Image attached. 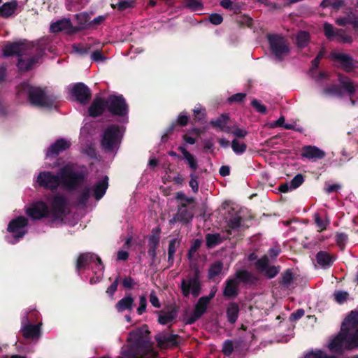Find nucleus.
I'll use <instances>...</instances> for the list:
<instances>
[{"label":"nucleus","mask_w":358,"mask_h":358,"mask_svg":"<svg viewBox=\"0 0 358 358\" xmlns=\"http://www.w3.org/2000/svg\"><path fill=\"white\" fill-rule=\"evenodd\" d=\"M189 177V185L194 193H197L199 191L198 175L196 173L192 172Z\"/></svg>","instance_id":"obj_60"},{"label":"nucleus","mask_w":358,"mask_h":358,"mask_svg":"<svg viewBox=\"0 0 358 358\" xmlns=\"http://www.w3.org/2000/svg\"><path fill=\"white\" fill-rule=\"evenodd\" d=\"M251 106L255 110L261 114H265L267 111L266 106L262 104L259 101L254 99L251 101Z\"/></svg>","instance_id":"obj_62"},{"label":"nucleus","mask_w":358,"mask_h":358,"mask_svg":"<svg viewBox=\"0 0 358 358\" xmlns=\"http://www.w3.org/2000/svg\"><path fill=\"white\" fill-rule=\"evenodd\" d=\"M28 225V220L24 216H19L12 220L8 225L7 230L13 234L14 238L19 240L22 238L27 232L25 227Z\"/></svg>","instance_id":"obj_16"},{"label":"nucleus","mask_w":358,"mask_h":358,"mask_svg":"<svg viewBox=\"0 0 358 358\" xmlns=\"http://www.w3.org/2000/svg\"><path fill=\"white\" fill-rule=\"evenodd\" d=\"M350 335L358 329V310H351L342 322L341 327Z\"/></svg>","instance_id":"obj_24"},{"label":"nucleus","mask_w":358,"mask_h":358,"mask_svg":"<svg viewBox=\"0 0 358 358\" xmlns=\"http://www.w3.org/2000/svg\"><path fill=\"white\" fill-rule=\"evenodd\" d=\"M107 57L103 54L101 50L96 49L91 50V61L101 63L107 60Z\"/></svg>","instance_id":"obj_50"},{"label":"nucleus","mask_w":358,"mask_h":358,"mask_svg":"<svg viewBox=\"0 0 358 358\" xmlns=\"http://www.w3.org/2000/svg\"><path fill=\"white\" fill-rule=\"evenodd\" d=\"M304 358H336L332 355H328L325 352L321 350L310 351L306 355Z\"/></svg>","instance_id":"obj_53"},{"label":"nucleus","mask_w":358,"mask_h":358,"mask_svg":"<svg viewBox=\"0 0 358 358\" xmlns=\"http://www.w3.org/2000/svg\"><path fill=\"white\" fill-rule=\"evenodd\" d=\"M304 181V178L302 174L299 173L296 175L290 182V187L296 189L301 186Z\"/></svg>","instance_id":"obj_64"},{"label":"nucleus","mask_w":358,"mask_h":358,"mask_svg":"<svg viewBox=\"0 0 358 358\" xmlns=\"http://www.w3.org/2000/svg\"><path fill=\"white\" fill-rule=\"evenodd\" d=\"M180 245V241H178L177 239L173 238L169 241V248H168V262L171 266L173 264L174 262V255L176 252L177 247Z\"/></svg>","instance_id":"obj_44"},{"label":"nucleus","mask_w":358,"mask_h":358,"mask_svg":"<svg viewBox=\"0 0 358 358\" xmlns=\"http://www.w3.org/2000/svg\"><path fill=\"white\" fill-rule=\"evenodd\" d=\"M80 31V28L74 27L69 18H62L52 22L50 26L51 33L64 32L68 35L74 34Z\"/></svg>","instance_id":"obj_15"},{"label":"nucleus","mask_w":358,"mask_h":358,"mask_svg":"<svg viewBox=\"0 0 358 358\" xmlns=\"http://www.w3.org/2000/svg\"><path fill=\"white\" fill-rule=\"evenodd\" d=\"M89 255L87 253H83L80 255L76 261V268L80 271L85 268L88 263Z\"/></svg>","instance_id":"obj_55"},{"label":"nucleus","mask_w":358,"mask_h":358,"mask_svg":"<svg viewBox=\"0 0 358 358\" xmlns=\"http://www.w3.org/2000/svg\"><path fill=\"white\" fill-rule=\"evenodd\" d=\"M94 179L97 180L92 186L91 185V196H93L96 201H99L103 197L108 188L109 178L101 173Z\"/></svg>","instance_id":"obj_13"},{"label":"nucleus","mask_w":358,"mask_h":358,"mask_svg":"<svg viewBox=\"0 0 358 358\" xmlns=\"http://www.w3.org/2000/svg\"><path fill=\"white\" fill-rule=\"evenodd\" d=\"M134 5V1L129 0V1H120L117 2V4L114 5L113 4L112 6L113 8H117L120 11H123L127 8L133 7Z\"/></svg>","instance_id":"obj_61"},{"label":"nucleus","mask_w":358,"mask_h":358,"mask_svg":"<svg viewBox=\"0 0 358 358\" xmlns=\"http://www.w3.org/2000/svg\"><path fill=\"white\" fill-rule=\"evenodd\" d=\"M150 334L148 326L144 324L129 332V339L136 345L141 344L144 338Z\"/></svg>","instance_id":"obj_31"},{"label":"nucleus","mask_w":358,"mask_h":358,"mask_svg":"<svg viewBox=\"0 0 358 358\" xmlns=\"http://www.w3.org/2000/svg\"><path fill=\"white\" fill-rule=\"evenodd\" d=\"M79 141L83 152L90 155V122H85L81 127Z\"/></svg>","instance_id":"obj_28"},{"label":"nucleus","mask_w":358,"mask_h":358,"mask_svg":"<svg viewBox=\"0 0 358 358\" xmlns=\"http://www.w3.org/2000/svg\"><path fill=\"white\" fill-rule=\"evenodd\" d=\"M344 4L343 0H322L320 6L322 8L331 7L334 10H339Z\"/></svg>","instance_id":"obj_48"},{"label":"nucleus","mask_w":358,"mask_h":358,"mask_svg":"<svg viewBox=\"0 0 358 358\" xmlns=\"http://www.w3.org/2000/svg\"><path fill=\"white\" fill-rule=\"evenodd\" d=\"M61 188L73 192L83 186L85 180L83 171H79L72 164H66L59 170Z\"/></svg>","instance_id":"obj_3"},{"label":"nucleus","mask_w":358,"mask_h":358,"mask_svg":"<svg viewBox=\"0 0 358 358\" xmlns=\"http://www.w3.org/2000/svg\"><path fill=\"white\" fill-rule=\"evenodd\" d=\"M34 64L35 63L32 61L31 57L26 61L25 59H22V57H20L18 58L17 66L20 71H28Z\"/></svg>","instance_id":"obj_49"},{"label":"nucleus","mask_w":358,"mask_h":358,"mask_svg":"<svg viewBox=\"0 0 358 358\" xmlns=\"http://www.w3.org/2000/svg\"><path fill=\"white\" fill-rule=\"evenodd\" d=\"M185 159L189 167L191 169L192 172L195 173L199 167L196 159L191 153L185 157Z\"/></svg>","instance_id":"obj_59"},{"label":"nucleus","mask_w":358,"mask_h":358,"mask_svg":"<svg viewBox=\"0 0 358 358\" xmlns=\"http://www.w3.org/2000/svg\"><path fill=\"white\" fill-rule=\"evenodd\" d=\"M75 17L78 24L77 27L80 28V30L85 29L90 24V15L87 12L78 13L75 15Z\"/></svg>","instance_id":"obj_47"},{"label":"nucleus","mask_w":358,"mask_h":358,"mask_svg":"<svg viewBox=\"0 0 358 358\" xmlns=\"http://www.w3.org/2000/svg\"><path fill=\"white\" fill-rule=\"evenodd\" d=\"M229 121V115L227 113H222L217 118L211 120L209 124L213 129L218 131L229 134L231 131V126L228 125Z\"/></svg>","instance_id":"obj_23"},{"label":"nucleus","mask_w":358,"mask_h":358,"mask_svg":"<svg viewBox=\"0 0 358 358\" xmlns=\"http://www.w3.org/2000/svg\"><path fill=\"white\" fill-rule=\"evenodd\" d=\"M334 295L336 301L340 304L343 303L349 296V294L344 291H337Z\"/></svg>","instance_id":"obj_63"},{"label":"nucleus","mask_w":358,"mask_h":358,"mask_svg":"<svg viewBox=\"0 0 358 358\" xmlns=\"http://www.w3.org/2000/svg\"><path fill=\"white\" fill-rule=\"evenodd\" d=\"M34 47L33 43L27 40H19L14 42H8L2 50L3 56L9 57L13 56L22 57L26 51L31 50Z\"/></svg>","instance_id":"obj_9"},{"label":"nucleus","mask_w":358,"mask_h":358,"mask_svg":"<svg viewBox=\"0 0 358 358\" xmlns=\"http://www.w3.org/2000/svg\"><path fill=\"white\" fill-rule=\"evenodd\" d=\"M157 313L158 314V322L162 325H166L172 322L177 317L178 308L170 306L166 310H162Z\"/></svg>","instance_id":"obj_25"},{"label":"nucleus","mask_w":358,"mask_h":358,"mask_svg":"<svg viewBox=\"0 0 358 358\" xmlns=\"http://www.w3.org/2000/svg\"><path fill=\"white\" fill-rule=\"evenodd\" d=\"M16 90L18 96L23 93L27 94L28 100L33 106L52 107L56 100L53 95H48L41 87L32 86L27 82L18 85Z\"/></svg>","instance_id":"obj_2"},{"label":"nucleus","mask_w":358,"mask_h":358,"mask_svg":"<svg viewBox=\"0 0 358 358\" xmlns=\"http://www.w3.org/2000/svg\"><path fill=\"white\" fill-rule=\"evenodd\" d=\"M160 232L159 227H155L152 231V234L148 238V246L149 248H157L159 243L160 236L159 235Z\"/></svg>","instance_id":"obj_45"},{"label":"nucleus","mask_w":358,"mask_h":358,"mask_svg":"<svg viewBox=\"0 0 358 358\" xmlns=\"http://www.w3.org/2000/svg\"><path fill=\"white\" fill-rule=\"evenodd\" d=\"M348 241V236L343 232L337 233L335 236V241L341 250H343Z\"/></svg>","instance_id":"obj_51"},{"label":"nucleus","mask_w":358,"mask_h":358,"mask_svg":"<svg viewBox=\"0 0 358 358\" xmlns=\"http://www.w3.org/2000/svg\"><path fill=\"white\" fill-rule=\"evenodd\" d=\"M186 7L193 11L200 10L203 8V4L199 0H185Z\"/></svg>","instance_id":"obj_58"},{"label":"nucleus","mask_w":358,"mask_h":358,"mask_svg":"<svg viewBox=\"0 0 358 358\" xmlns=\"http://www.w3.org/2000/svg\"><path fill=\"white\" fill-rule=\"evenodd\" d=\"M336 24L341 27H345L347 24H351L355 30L358 27V20L351 12L348 16L339 17L336 20Z\"/></svg>","instance_id":"obj_37"},{"label":"nucleus","mask_w":358,"mask_h":358,"mask_svg":"<svg viewBox=\"0 0 358 358\" xmlns=\"http://www.w3.org/2000/svg\"><path fill=\"white\" fill-rule=\"evenodd\" d=\"M243 217L237 213L232 216L227 222L228 229L226 230L227 233L229 235L231 234L232 229H236L241 227Z\"/></svg>","instance_id":"obj_39"},{"label":"nucleus","mask_w":358,"mask_h":358,"mask_svg":"<svg viewBox=\"0 0 358 358\" xmlns=\"http://www.w3.org/2000/svg\"><path fill=\"white\" fill-rule=\"evenodd\" d=\"M28 216L34 220H40L41 218L48 217L49 215V208L44 201H37L26 211Z\"/></svg>","instance_id":"obj_21"},{"label":"nucleus","mask_w":358,"mask_h":358,"mask_svg":"<svg viewBox=\"0 0 358 358\" xmlns=\"http://www.w3.org/2000/svg\"><path fill=\"white\" fill-rule=\"evenodd\" d=\"M222 241L223 240L220 234H207L206 235V246L208 248H212L222 243Z\"/></svg>","instance_id":"obj_43"},{"label":"nucleus","mask_w":358,"mask_h":358,"mask_svg":"<svg viewBox=\"0 0 358 358\" xmlns=\"http://www.w3.org/2000/svg\"><path fill=\"white\" fill-rule=\"evenodd\" d=\"M223 270V263L221 261H216L210 264L208 272V278L210 280L214 279L222 273Z\"/></svg>","instance_id":"obj_38"},{"label":"nucleus","mask_w":358,"mask_h":358,"mask_svg":"<svg viewBox=\"0 0 358 358\" xmlns=\"http://www.w3.org/2000/svg\"><path fill=\"white\" fill-rule=\"evenodd\" d=\"M229 134H232L236 138H243L248 135V132L245 129L239 128L237 126L234 125L231 127V131Z\"/></svg>","instance_id":"obj_57"},{"label":"nucleus","mask_w":358,"mask_h":358,"mask_svg":"<svg viewBox=\"0 0 358 358\" xmlns=\"http://www.w3.org/2000/svg\"><path fill=\"white\" fill-rule=\"evenodd\" d=\"M242 341H232L231 340H227L224 342L222 345V352L225 356L229 357L234 349L237 348Z\"/></svg>","instance_id":"obj_40"},{"label":"nucleus","mask_w":358,"mask_h":358,"mask_svg":"<svg viewBox=\"0 0 358 358\" xmlns=\"http://www.w3.org/2000/svg\"><path fill=\"white\" fill-rule=\"evenodd\" d=\"M323 93L325 94L334 95L337 96H342V92L338 85H331L323 90Z\"/></svg>","instance_id":"obj_54"},{"label":"nucleus","mask_w":358,"mask_h":358,"mask_svg":"<svg viewBox=\"0 0 358 358\" xmlns=\"http://www.w3.org/2000/svg\"><path fill=\"white\" fill-rule=\"evenodd\" d=\"M122 141L120 127L117 124H110L103 131L101 139V146L106 152H113L117 150Z\"/></svg>","instance_id":"obj_5"},{"label":"nucleus","mask_w":358,"mask_h":358,"mask_svg":"<svg viewBox=\"0 0 358 358\" xmlns=\"http://www.w3.org/2000/svg\"><path fill=\"white\" fill-rule=\"evenodd\" d=\"M315 259L320 267L329 268L336 260V255L324 250H320L316 254Z\"/></svg>","instance_id":"obj_27"},{"label":"nucleus","mask_w":358,"mask_h":358,"mask_svg":"<svg viewBox=\"0 0 358 358\" xmlns=\"http://www.w3.org/2000/svg\"><path fill=\"white\" fill-rule=\"evenodd\" d=\"M357 329L351 335L341 327L340 331L328 343L327 348L334 354H343L345 350L358 348V341H355Z\"/></svg>","instance_id":"obj_4"},{"label":"nucleus","mask_w":358,"mask_h":358,"mask_svg":"<svg viewBox=\"0 0 358 358\" xmlns=\"http://www.w3.org/2000/svg\"><path fill=\"white\" fill-rule=\"evenodd\" d=\"M71 146V143L64 138H59L52 143L48 149L47 156L55 157L60 152L66 150Z\"/></svg>","instance_id":"obj_26"},{"label":"nucleus","mask_w":358,"mask_h":358,"mask_svg":"<svg viewBox=\"0 0 358 358\" xmlns=\"http://www.w3.org/2000/svg\"><path fill=\"white\" fill-rule=\"evenodd\" d=\"M231 148L236 155H242L247 149V145L245 143H240L237 139L231 141Z\"/></svg>","instance_id":"obj_52"},{"label":"nucleus","mask_w":358,"mask_h":358,"mask_svg":"<svg viewBox=\"0 0 358 358\" xmlns=\"http://www.w3.org/2000/svg\"><path fill=\"white\" fill-rule=\"evenodd\" d=\"M134 299L129 294L118 301L115 308L118 313H122L126 310H131L134 306Z\"/></svg>","instance_id":"obj_33"},{"label":"nucleus","mask_w":358,"mask_h":358,"mask_svg":"<svg viewBox=\"0 0 358 358\" xmlns=\"http://www.w3.org/2000/svg\"><path fill=\"white\" fill-rule=\"evenodd\" d=\"M239 306L236 302L229 303L226 310L227 320L230 324H234L239 315Z\"/></svg>","instance_id":"obj_34"},{"label":"nucleus","mask_w":358,"mask_h":358,"mask_svg":"<svg viewBox=\"0 0 358 358\" xmlns=\"http://www.w3.org/2000/svg\"><path fill=\"white\" fill-rule=\"evenodd\" d=\"M294 280V275L291 269H287L281 273V278L279 284L283 287L288 288Z\"/></svg>","instance_id":"obj_42"},{"label":"nucleus","mask_w":358,"mask_h":358,"mask_svg":"<svg viewBox=\"0 0 358 358\" xmlns=\"http://www.w3.org/2000/svg\"><path fill=\"white\" fill-rule=\"evenodd\" d=\"M180 288L185 297L189 296L190 294L197 297L201 294V271L198 268H195L192 276H188L187 279L182 280Z\"/></svg>","instance_id":"obj_8"},{"label":"nucleus","mask_w":358,"mask_h":358,"mask_svg":"<svg viewBox=\"0 0 358 358\" xmlns=\"http://www.w3.org/2000/svg\"><path fill=\"white\" fill-rule=\"evenodd\" d=\"M107 110L113 116L125 117L129 105L122 94H110L106 98Z\"/></svg>","instance_id":"obj_7"},{"label":"nucleus","mask_w":358,"mask_h":358,"mask_svg":"<svg viewBox=\"0 0 358 358\" xmlns=\"http://www.w3.org/2000/svg\"><path fill=\"white\" fill-rule=\"evenodd\" d=\"M67 205V199L64 195L57 194L52 196L51 210L55 220H63L66 216Z\"/></svg>","instance_id":"obj_12"},{"label":"nucleus","mask_w":358,"mask_h":358,"mask_svg":"<svg viewBox=\"0 0 358 358\" xmlns=\"http://www.w3.org/2000/svg\"><path fill=\"white\" fill-rule=\"evenodd\" d=\"M180 336L178 334H169L166 331H162L155 336V339L160 348L166 349L169 347H178L179 345Z\"/></svg>","instance_id":"obj_19"},{"label":"nucleus","mask_w":358,"mask_h":358,"mask_svg":"<svg viewBox=\"0 0 358 358\" xmlns=\"http://www.w3.org/2000/svg\"><path fill=\"white\" fill-rule=\"evenodd\" d=\"M301 156L312 162H316L325 157L326 153L315 145H304L301 150Z\"/></svg>","instance_id":"obj_22"},{"label":"nucleus","mask_w":358,"mask_h":358,"mask_svg":"<svg viewBox=\"0 0 358 358\" xmlns=\"http://www.w3.org/2000/svg\"><path fill=\"white\" fill-rule=\"evenodd\" d=\"M194 217V208H188L186 203H180L178 206V210L173 217L169 220L171 225L176 222L187 224L191 222Z\"/></svg>","instance_id":"obj_14"},{"label":"nucleus","mask_w":358,"mask_h":358,"mask_svg":"<svg viewBox=\"0 0 358 358\" xmlns=\"http://www.w3.org/2000/svg\"><path fill=\"white\" fill-rule=\"evenodd\" d=\"M296 45L299 48H304L310 42V34L308 31H300L296 37Z\"/></svg>","instance_id":"obj_41"},{"label":"nucleus","mask_w":358,"mask_h":358,"mask_svg":"<svg viewBox=\"0 0 358 358\" xmlns=\"http://www.w3.org/2000/svg\"><path fill=\"white\" fill-rule=\"evenodd\" d=\"M38 185L46 189L55 192L61 187L59 172L55 174L51 171H41L37 177Z\"/></svg>","instance_id":"obj_11"},{"label":"nucleus","mask_w":358,"mask_h":358,"mask_svg":"<svg viewBox=\"0 0 358 358\" xmlns=\"http://www.w3.org/2000/svg\"><path fill=\"white\" fill-rule=\"evenodd\" d=\"M34 44V47L31 49L35 48V54L31 57L32 61L36 64L39 59L45 55L47 50H50L48 48V43L46 40L41 39L37 42H32Z\"/></svg>","instance_id":"obj_32"},{"label":"nucleus","mask_w":358,"mask_h":358,"mask_svg":"<svg viewBox=\"0 0 358 358\" xmlns=\"http://www.w3.org/2000/svg\"><path fill=\"white\" fill-rule=\"evenodd\" d=\"M41 324L24 325L21 329L22 336L27 339H38L41 336Z\"/></svg>","instance_id":"obj_30"},{"label":"nucleus","mask_w":358,"mask_h":358,"mask_svg":"<svg viewBox=\"0 0 358 358\" xmlns=\"http://www.w3.org/2000/svg\"><path fill=\"white\" fill-rule=\"evenodd\" d=\"M338 81L349 96L352 97L357 90L354 83L348 77L344 76L341 73L338 74Z\"/></svg>","instance_id":"obj_35"},{"label":"nucleus","mask_w":358,"mask_h":358,"mask_svg":"<svg viewBox=\"0 0 358 358\" xmlns=\"http://www.w3.org/2000/svg\"><path fill=\"white\" fill-rule=\"evenodd\" d=\"M323 31L327 39L330 41L336 40L338 43L350 44L353 42L352 36L346 34L345 29L336 28L329 22L324 23Z\"/></svg>","instance_id":"obj_10"},{"label":"nucleus","mask_w":358,"mask_h":358,"mask_svg":"<svg viewBox=\"0 0 358 358\" xmlns=\"http://www.w3.org/2000/svg\"><path fill=\"white\" fill-rule=\"evenodd\" d=\"M89 199H90V187L87 186V187H85V188L84 191L82 192V194H80L78 196V198L76 199V202H77L78 205L83 206V205H85Z\"/></svg>","instance_id":"obj_56"},{"label":"nucleus","mask_w":358,"mask_h":358,"mask_svg":"<svg viewBox=\"0 0 358 358\" xmlns=\"http://www.w3.org/2000/svg\"><path fill=\"white\" fill-rule=\"evenodd\" d=\"M269 259L267 255H264L259 259L255 265L257 268L262 272H264V275L269 279L275 278L280 271V266H269Z\"/></svg>","instance_id":"obj_20"},{"label":"nucleus","mask_w":358,"mask_h":358,"mask_svg":"<svg viewBox=\"0 0 358 358\" xmlns=\"http://www.w3.org/2000/svg\"><path fill=\"white\" fill-rule=\"evenodd\" d=\"M259 278L252 273L246 269H238L233 278H229L224 282L223 296L228 299L236 298L239 294V285H255Z\"/></svg>","instance_id":"obj_1"},{"label":"nucleus","mask_w":358,"mask_h":358,"mask_svg":"<svg viewBox=\"0 0 358 358\" xmlns=\"http://www.w3.org/2000/svg\"><path fill=\"white\" fill-rule=\"evenodd\" d=\"M17 7V1H10L4 3L0 6V17L8 18L10 17L15 11Z\"/></svg>","instance_id":"obj_36"},{"label":"nucleus","mask_w":358,"mask_h":358,"mask_svg":"<svg viewBox=\"0 0 358 358\" xmlns=\"http://www.w3.org/2000/svg\"><path fill=\"white\" fill-rule=\"evenodd\" d=\"M268 42L270 51L278 62H282L290 53L288 41L280 34H268Z\"/></svg>","instance_id":"obj_6"},{"label":"nucleus","mask_w":358,"mask_h":358,"mask_svg":"<svg viewBox=\"0 0 358 358\" xmlns=\"http://www.w3.org/2000/svg\"><path fill=\"white\" fill-rule=\"evenodd\" d=\"M206 297L201 296L195 305L194 311L202 316L206 311L209 303Z\"/></svg>","instance_id":"obj_46"},{"label":"nucleus","mask_w":358,"mask_h":358,"mask_svg":"<svg viewBox=\"0 0 358 358\" xmlns=\"http://www.w3.org/2000/svg\"><path fill=\"white\" fill-rule=\"evenodd\" d=\"M331 57L332 59L338 62L342 69L347 73L352 72L355 69H358V61L355 60L348 54L333 52L331 53Z\"/></svg>","instance_id":"obj_18"},{"label":"nucleus","mask_w":358,"mask_h":358,"mask_svg":"<svg viewBox=\"0 0 358 358\" xmlns=\"http://www.w3.org/2000/svg\"><path fill=\"white\" fill-rule=\"evenodd\" d=\"M72 98L78 102L85 104L90 101V89L83 83H77L69 87Z\"/></svg>","instance_id":"obj_17"},{"label":"nucleus","mask_w":358,"mask_h":358,"mask_svg":"<svg viewBox=\"0 0 358 358\" xmlns=\"http://www.w3.org/2000/svg\"><path fill=\"white\" fill-rule=\"evenodd\" d=\"M107 110L106 99L96 97L91 103V117H97Z\"/></svg>","instance_id":"obj_29"}]
</instances>
